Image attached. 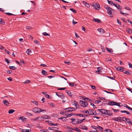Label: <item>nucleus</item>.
<instances>
[{"label":"nucleus","instance_id":"f257e3e1","mask_svg":"<svg viewBox=\"0 0 132 132\" xmlns=\"http://www.w3.org/2000/svg\"><path fill=\"white\" fill-rule=\"evenodd\" d=\"M104 8L106 9L108 14L112 17L113 16L112 12L114 11V10L110 7H108L107 5L104 6Z\"/></svg>","mask_w":132,"mask_h":132},{"label":"nucleus","instance_id":"f03ea898","mask_svg":"<svg viewBox=\"0 0 132 132\" xmlns=\"http://www.w3.org/2000/svg\"><path fill=\"white\" fill-rule=\"evenodd\" d=\"M106 104L107 105H117L120 107L121 106L120 105V103H117L116 102H114L113 101H110L108 102H106Z\"/></svg>","mask_w":132,"mask_h":132},{"label":"nucleus","instance_id":"7ed1b4c3","mask_svg":"<svg viewBox=\"0 0 132 132\" xmlns=\"http://www.w3.org/2000/svg\"><path fill=\"white\" fill-rule=\"evenodd\" d=\"M87 114L89 115L98 116L96 111L94 109H88V110Z\"/></svg>","mask_w":132,"mask_h":132},{"label":"nucleus","instance_id":"20e7f679","mask_svg":"<svg viewBox=\"0 0 132 132\" xmlns=\"http://www.w3.org/2000/svg\"><path fill=\"white\" fill-rule=\"evenodd\" d=\"M32 110L33 112L37 113H40L41 111H44L45 110L44 109H42L39 108H32Z\"/></svg>","mask_w":132,"mask_h":132},{"label":"nucleus","instance_id":"39448f33","mask_svg":"<svg viewBox=\"0 0 132 132\" xmlns=\"http://www.w3.org/2000/svg\"><path fill=\"white\" fill-rule=\"evenodd\" d=\"M80 105L84 107H86L88 105V103L87 102L83 101L80 100Z\"/></svg>","mask_w":132,"mask_h":132},{"label":"nucleus","instance_id":"423d86ee","mask_svg":"<svg viewBox=\"0 0 132 132\" xmlns=\"http://www.w3.org/2000/svg\"><path fill=\"white\" fill-rule=\"evenodd\" d=\"M56 95L59 97L63 99L64 98V95L62 93H56Z\"/></svg>","mask_w":132,"mask_h":132},{"label":"nucleus","instance_id":"0eeeda50","mask_svg":"<svg viewBox=\"0 0 132 132\" xmlns=\"http://www.w3.org/2000/svg\"><path fill=\"white\" fill-rule=\"evenodd\" d=\"M125 121H126L127 123H129L130 125H132V121L130 119L125 118Z\"/></svg>","mask_w":132,"mask_h":132},{"label":"nucleus","instance_id":"6e6552de","mask_svg":"<svg viewBox=\"0 0 132 132\" xmlns=\"http://www.w3.org/2000/svg\"><path fill=\"white\" fill-rule=\"evenodd\" d=\"M76 116L84 117H87L88 116L87 115L83 114H77Z\"/></svg>","mask_w":132,"mask_h":132},{"label":"nucleus","instance_id":"1a4fd4ad","mask_svg":"<svg viewBox=\"0 0 132 132\" xmlns=\"http://www.w3.org/2000/svg\"><path fill=\"white\" fill-rule=\"evenodd\" d=\"M105 114L109 116H112L113 115V114L110 111L106 110Z\"/></svg>","mask_w":132,"mask_h":132},{"label":"nucleus","instance_id":"9d476101","mask_svg":"<svg viewBox=\"0 0 132 132\" xmlns=\"http://www.w3.org/2000/svg\"><path fill=\"white\" fill-rule=\"evenodd\" d=\"M97 110L100 111L103 114H105V112H106V110L104 109H97Z\"/></svg>","mask_w":132,"mask_h":132},{"label":"nucleus","instance_id":"9b49d317","mask_svg":"<svg viewBox=\"0 0 132 132\" xmlns=\"http://www.w3.org/2000/svg\"><path fill=\"white\" fill-rule=\"evenodd\" d=\"M113 5L119 10H121L122 9L121 6L118 4H115L114 3Z\"/></svg>","mask_w":132,"mask_h":132},{"label":"nucleus","instance_id":"f8f14e48","mask_svg":"<svg viewBox=\"0 0 132 132\" xmlns=\"http://www.w3.org/2000/svg\"><path fill=\"white\" fill-rule=\"evenodd\" d=\"M80 128L85 130L88 129L84 125H82L80 126Z\"/></svg>","mask_w":132,"mask_h":132},{"label":"nucleus","instance_id":"ddd939ff","mask_svg":"<svg viewBox=\"0 0 132 132\" xmlns=\"http://www.w3.org/2000/svg\"><path fill=\"white\" fill-rule=\"evenodd\" d=\"M93 6H94L95 9L97 10L100 7V5L98 3H96L95 4H93Z\"/></svg>","mask_w":132,"mask_h":132},{"label":"nucleus","instance_id":"4468645a","mask_svg":"<svg viewBox=\"0 0 132 132\" xmlns=\"http://www.w3.org/2000/svg\"><path fill=\"white\" fill-rule=\"evenodd\" d=\"M71 120L72 121V122L73 124L76 125L77 124V119L74 118H72L71 119Z\"/></svg>","mask_w":132,"mask_h":132},{"label":"nucleus","instance_id":"2eb2a0df","mask_svg":"<svg viewBox=\"0 0 132 132\" xmlns=\"http://www.w3.org/2000/svg\"><path fill=\"white\" fill-rule=\"evenodd\" d=\"M118 121L119 122L120 121H125V120H124V119H125V117H118L117 118Z\"/></svg>","mask_w":132,"mask_h":132},{"label":"nucleus","instance_id":"dca6fc26","mask_svg":"<svg viewBox=\"0 0 132 132\" xmlns=\"http://www.w3.org/2000/svg\"><path fill=\"white\" fill-rule=\"evenodd\" d=\"M97 71H96V72L98 74H101V72H102L101 69H102V67H98V68L97 69Z\"/></svg>","mask_w":132,"mask_h":132},{"label":"nucleus","instance_id":"f3484780","mask_svg":"<svg viewBox=\"0 0 132 132\" xmlns=\"http://www.w3.org/2000/svg\"><path fill=\"white\" fill-rule=\"evenodd\" d=\"M124 68L123 67H118L117 68V69L119 71L121 72H122L123 71Z\"/></svg>","mask_w":132,"mask_h":132},{"label":"nucleus","instance_id":"a211bd4d","mask_svg":"<svg viewBox=\"0 0 132 132\" xmlns=\"http://www.w3.org/2000/svg\"><path fill=\"white\" fill-rule=\"evenodd\" d=\"M48 129L49 130H55V131L57 129V128L55 127H50L48 128Z\"/></svg>","mask_w":132,"mask_h":132},{"label":"nucleus","instance_id":"6ab92c4d","mask_svg":"<svg viewBox=\"0 0 132 132\" xmlns=\"http://www.w3.org/2000/svg\"><path fill=\"white\" fill-rule=\"evenodd\" d=\"M42 73L44 75L46 76L48 75V73L44 70H42Z\"/></svg>","mask_w":132,"mask_h":132},{"label":"nucleus","instance_id":"aec40b11","mask_svg":"<svg viewBox=\"0 0 132 132\" xmlns=\"http://www.w3.org/2000/svg\"><path fill=\"white\" fill-rule=\"evenodd\" d=\"M42 118L44 119H50L51 117L45 115L44 116H42Z\"/></svg>","mask_w":132,"mask_h":132},{"label":"nucleus","instance_id":"412c9836","mask_svg":"<svg viewBox=\"0 0 132 132\" xmlns=\"http://www.w3.org/2000/svg\"><path fill=\"white\" fill-rule=\"evenodd\" d=\"M93 20L94 22H96L99 23H101V21L100 20L98 19H93Z\"/></svg>","mask_w":132,"mask_h":132},{"label":"nucleus","instance_id":"4be33fe9","mask_svg":"<svg viewBox=\"0 0 132 132\" xmlns=\"http://www.w3.org/2000/svg\"><path fill=\"white\" fill-rule=\"evenodd\" d=\"M98 31L101 33H103L104 32V30L102 28H99L97 29Z\"/></svg>","mask_w":132,"mask_h":132},{"label":"nucleus","instance_id":"5701e85b","mask_svg":"<svg viewBox=\"0 0 132 132\" xmlns=\"http://www.w3.org/2000/svg\"><path fill=\"white\" fill-rule=\"evenodd\" d=\"M3 102L6 105H8L9 104V103L8 102V101L6 100H3Z\"/></svg>","mask_w":132,"mask_h":132},{"label":"nucleus","instance_id":"b1692460","mask_svg":"<svg viewBox=\"0 0 132 132\" xmlns=\"http://www.w3.org/2000/svg\"><path fill=\"white\" fill-rule=\"evenodd\" d=\"M85 119H83V120H81L79 119H77V124L79 123H81Z\"/></svg>","mask_w":132,"mask_h":132},{"label":"nucleus","instance_id":"393cba45","mask_svg":"<svg viewBox=\"0 0 132 132\" xmlns=\"http://www.w3.org/2000/svg\"><path fill=\"white\" fill-rule=\"evenodd\" d=\"M97 128L101 131H103V129L102 127L98 126Z\"/></svg>","mask_w":132,"mask_h":132},{"label":"nucleus","instance_id":"a878e982","mask_svg":"<svg viewBox=\"0 0 132 132\" xmlns=\"http://www.w3.org/2000/svg\"><path fill=\"white\" fill-rule=\"evenodd\" d=\"M70 108H66L65 109H64V110H65L64 111L66 112H68L69 111H70Z\"/></svg>","mask_w":132,"mask_h":132},{"label":"nucleus","instance_id":"bb28decb","mask_svg":"<svg viewBox=\"0 0 132 132\" xmlns=\"http://www.w3.org/2000/svg\"><path fill=\"white\" fill-rule=\"evenodd\" d=\"M20 118L23 121H26L27 119L26 118H24L23 117H21Z\"/></svg>","mask_w":132,"mask_h":132},{"label":"nucleus","instance_id":"cd10ccee","mask_svg":"<svg viewBox=\"0 0 132 132\" xmlns=\"http://www.w3.org/2000/svg\"><path fill=\"white\" fill-rule=\"evenodd\" d=\"M69 85L71 87H74L76 86V84H75V83L74 82L72 83H68Z\"/></svg>","mask_w":132,"mask_h":132},{"label":"nucleus","instance_id":"c85d7f7f","mask_svg":"<svg viewBox=\"0 0 132 132\" xmlns=\"http://www.w3.org/2000/svg\"><path fill=\"white\" fill-rule=\"evenodd\" d=\"M124 106L126 107V108L130 110H132V108L130 107L129 106H128L126 104H125L124 105Z\"/></svg>","mask_w":132,"mask_h":132},{"label":"nucleus","instance_id":"c756f323","mask_svg":"<svg viewBox=\"0 0 132 132\" xmlns=\"http://www.w3.org/2000/svg\"><path fill=\"white\" fill-rule=\"evenodd\" d=\"M73 103L72 104L74 105L76 107V108H77V105L78 104V103L75 101H73L72 102Z\"/></svg>","mask_w":132,"mask_h":132},{"label":"nucleus","instance_id":"7c9ffc66","mask_svg":"<svg viewBox=\"0 0 132 132\" xmlns=\"http://www.w3.org/2000/svg\"><path fill=\"white\" fill-rule=\"evenodd\" d=\"M72 129L78 132H80L81 131L77 127H76L74 129L73 128H72Z\"/></svg>","mask_w":132,"mask_h":132},{"label":"nucleus","instance_id":"2f4dec72","mask_svg":"<svg viewBox=\"0 0 132 132\" xmlns=\"http://www.w3.org/2000/svg\"><path fill=\"white\" fill-rule=\"evenodd\" d=\"M106 49L107 50V51L110 53H111L113 52V51L112 49H110L108 48H107Z\"/></svg>","mask_w":132,"mask_h":132},{"label":"nucleus","instance_id":"473e14b6","mask_svg":"<svg viewBox=\"0 0 132 132\" xmlns=\"http://www.w3.org/2000/svg\"><path fill=\"white\" fill-rule=\"evenodd\" d=\"M107 1L108 3L111 5H113V4H114V3H113V2H112V1H109V0H107Z\"/></svg>","mask_w":132,"mask_h":132},{"label":"nucleus","instance_id":"72a5a7b5","mask_svg":"<svg viewBox=\"0 0 132 132\" xmlns=\"http://www.w3.org/2000/svg\"><path fill=\"white\" fill-rule=\"evenodd\" d=\"M14 111L15 110H10L8 112L9 114H11L14 112Z\"/></svg>","mask_w":132,"mask_h":132},{"label":"nucleus","instance_id":"f704fd0d","mask_svg":"<svg viewBox=\"0 0 132 132\" xmlns=\"http://www.w3.org/2000/svg\"><path fill=\"white\" fill-rule=\"evenodd\" d=\"M66 117H61L59 118H58L59 119H61L62 120H63V121H64L65 120H66Z\"/></svg>","mask_w":132,"mask_h":132},{"label":"nucleus","instance_id":"c9c22d12","mask_svg":"<svg viewBox=\"0 0 132 132\" xmlns=\"http://www.w3.org/2000/svg\"><path fill=\"white\" fill-rule=\"evenodd\" d=\"M123 73L128 75H130V73L128 71L126 70L124 71Z\"/></svg>","mask_w":132,"mask_h":132},{"label":"nucleus","instance_id":"e433bc0d","mask_svg":"<svg viewBox=\"0 0 132 132\" xmlns=\"http://www.w3.org/2000/svg\"><path fill=\"white\" fill-rule=\"evenodd\" d=\"M70 111H73L77 109V108H70Z\"/></svg>","mask_w":132,"mask_h":132},{"label":"nucleus","instance_id":"4c0bfd02","mask_svg":"<svg viewBox=\"0 0 132 132\" xmlns=\"http://www.w3.org/2000/svg\"><path fill=\"white\" fill-rule=\"evenodd\" d=\"M127 31L129 34H131L132 33V30L130 29H129L127 30Z\"/></svg>","mask_w":132,"mask_h":132},{"label":"nucleus","instance_id":"58836bf2","mask_svg":"<svg viewBox=\"0 0 132 132\" xmlns=\"http://www.w3.org/2000/svg\"><path fill=\"white\" fill-rule=\"evenodd\" d=\"M66 93L67 94L70 96H71V92L69 90H66Z\"/></svg>","mask_w":132,"mask_h":132},{"label":"nucleus","instance_id":"ea45409f","mask_svg":"<svg viewBox=\"0 0 132 132\" xmlns=\"http://www.w3.org/2000/svg\"><path fill=\"white\" fill-rule=\"evenodd\" d=\"M9 68L11 69L14 70L16 68H15L14 66H9Z\"/></svg>","mask_w":132,"mask_h":132},{"label":"nucleus","instance_id":"a19ab883","mask_svg":"<svg viewBox=\"0 0 132 132\" xmlns=\"http://www.w3.org/2000/svg\"><path fill=\"white\" fill-rule=\"evenodd\" d=\"M111 109L113 110V111L114 112H117L119 111H120L119 110H115L113 108H111Z\"/></svg>","mask_w":132,"mask_h":132},{"label":"nucleus","instance_id":"79ce46f5","mask_svg":"<svg viewBox=\"0 0 132 132\" xmlns=\"http://www.w3.org/2000/svg\"><path fill=\"white\" fill-rule=\"evenodd\" d=\"M42 34L44 36H49V34L46 32L43 33Z\"/></svg>","mask_w":132,"mask_h":132},{"label":"nucleus","instance_id":"37998d69","mask_svg":"<svg viewBox=\"0 0 132 132\" xmlns=\"http://www.w3.org/2000/svg\"><path fill=\"white\" fill-rule=\"evenodd\" d=\"M104 131L106 132H113L110 129H105Z\"/></svg>","mask_w":132,"mask_h":132},{"label":"nucleus","instance_id":"c03bdc74","mask_svg":"<svg viewBox=\"0 0 132 132\" xmlns=\"http://www.w3.org/2000/svg\"><path fill=\"white\" fill-rule=\"evenodd\" d=\"M70 10L74 13H76L77 12L76 10L72 8H70Z\"/></svg>","mask_w":132,"mask_h":132},{"label":"nucleus","instance_id":"a18cd8bd","mask_svg":"<svg viewBox=\"0 0 132 132\" xmlns=\"http://www.w3.org/2000/svg\"><path fill=\"white\" fill-rule=\"evenodd\" d=\"M26 114L27 116H32V114L30 113L29 112H28L26 113Z\"/></svg>","mask_w":132,"mask_h":132},{"label":"nucleus","instance_id":"49530a36","mask_svg":"<svg viewBox=\"0 0 132 132\" xmlns=\"http://www.w3.org/2000/svg\"><path fill=\"white\" fill-rule=\"evenodd\" d=\"M31 51L29 49H27V51L26 52V53L28 54H29V53L31 52Z\"/></svg>","mask_w":132,"mask_h":132},{"label":"nucleus","instance_id":"de8ad7c7","mask_svg":"<svg viewBox=\"0 0 132 132\" xmlns=\"http://www.w3.org/2000/svg\"><path fill=\"white\" fill-rule=\"evenodd\" d=\"M90 104L91 105L93 106V108L94 109H96L97 108L95 106L94 104L93 103H90Z\"/></svg>","mask_w":132,"mask_h":132},{"label":"nucleus","instance_id":"09e8293b","mask_svg":"<svg viewBox=\"0 0 132 132\" xmlns=\"http://www.w3.org/2000/svg\"><path fill=\"white\" fill-rule=\"evenodd\" d=\"M26 28L27 29L31 30L32 29V27L30 26H27L26 27Z\"/></svg>","mask_w":132,"mask_h":132},{"label":"nucleus","instance_id":"8fccbe9b","mask_svg":"<svg viewBox=\"0 0 132 132\" xmlns=\"http://www.w3.org/2000/svg\"><path fill=\"white\" fill-rule=\"evenodd\" d=\"M30 81L27 80H26L24 82H23V83L24 84H27L29 83Z\"/></svg>","mask_w":132,"mask_h":132},{"label":"nucleus","instance_id":"3c124183","mask_svg":"<svg viewBox=\"0 0 132 132\" xmlns=\"http://www.w3.org/2000/svg\"><path fill=\"white\" fill-rule=\"evenodd\" d=\"M66 89V88H61L58 89H57L59 90H64Z\"/></svg>","mask_w":132,"mask_h":132},{"label":"nucleus","instance_id":"603ef678","mask_svg":"<svg viewBox=\"0 0 132 132\" xmlns=\"http://www.w3.org/2000/svg\"><path fill=\"white\" fill-rule=\"evenodd\" d=\"M40 66H42L43 67H47V66L46 65L43 64H41L40 65Z\"/></svg>","mask_w":132,"mask_h":132},{"label":"nucleus","instance_id":"864d4df0","mask_svg":"<svg viewBox=\"0 0 132 132\" xmlns=\"http://www.w3.org/2000/svg\"><path fill=\"white\" fill-rule=\"evenodd\" d=\"M20 62L23 64H26V62H24L23 60H21L20 61Z\"/></svg>","mask_w":132,"mask_h":132},{"label":"nucleus","instance_id":"5fc2aeb1","mask_svg":"<svg viewBox=\"0 0 132 132\" xmlns=\"http://www.w3.org/2000/svg\"><path fill=\"white\" fill-rule=\"evenodd\" d=\"M101 102L100 100H96L95 101V103H96L97 104L99 103L100 102Z\"/></svg>","mask_w":132,"mask_h":132},{"label":"nucleus","instance_id":"6e6d98bb","mask_svg":"<svg viewBox=\"0 0 132 132\" xmlns=\"http://www.w3.org/2000/svg\"><path fill=\"white\" fill-rule=\"evenodd\" d=\"M5 14H7L8 15H14L12 13H5Z\"/></svg>","mask_w":132,"mask_h":132},{"label":"nucleus","instance_id":"4d7b16f0","mask_svg":"<svg viewBox=\"0 0 132 132\" xmlns=\"http://www.w3.org/2000/svg\"><path fill=\"white\" fill-rule=\"evenodd\" d=\"M87 112H88V110H87V111L84 110L82 112L83 113H86L87 114Z\"/></svg>","mask_w":132,"mask_h":132},{"label":"nucleus","instance_id":"13d9d810","mask_svg":"<svg viewBox=\"0 0 132 132\" xmlns=\"http://www.w3.org/2000/svg\"><path fill=\"white\" fill-rule=\"evenodd\" d=\"M5 61L6 62H7L8 64H9V63H10V62L8 61V59L7 58H6L5 59Z\"/></svg>","mask_w":132,"mask_h":132},{"label":"nucleus","instance_id":"bf43d9fd","mask_svg":"<svg viewBox=\"0 0 132 132\" xmlns=\"http://www.w3.org/2000/svg\"><path fill=\"white\" fill-rule=\"evenodd\" d=\"M72 116V113L70 114H68L67 116L66 117L67 118L68 117H70Z\"/></svg>","mask_w":132,"mask_h":132},{"label":"nucleus","instance_id":"052dcab7","mask_svg":"<svg viewBox=\"0 0 132 132\" xmlns=\"http://www.w3.org/2000/svg\"><path fill=\"white\" fill-rule=\"evenodd\" d=\"M91 86V88L93 89H95V88H96V87H95V86H93V85H90Z\"/></svg>","mask_w":132,"mask_h":132},{"label":"nucleus","instance_id":"680f3d73","mask_svg":"<svg viewBox=\"0 0 132 132\" xmlns=\"http://www.w3.org/2000/svg\"><path fill=\"white\" fill-rule=\"evenodd\" d=\"M64 62L65 63L67 64H70L71 63L70 62H66L65 61Z\"/></svg>","mask_w":132,"mask_h":132},{"label":"nucleus","instance_id":"e2e57ef3","mask_svg":"<svg viewBox=\"0 0 132 132\" xmlns=\"http://www.w3.org/2000/svg\"><path fill=\"white\" fill-rule=\"evenodd\" d=\"M41 131L42 132H49L48 131V130H47L42 129L41 130Z\"/></svg>","mask_w":132,"mask_h":132},{"label":"nucleus","instance_id":"0e129e2a","mask_svg":"<svg viewBox=\"0 0 132 132\" xmlns=\"http://www.w3.org/2000/svg\"><path fill=\"white\" fill-rule=\"evenodd\" d=\"M12 72V71L10 70H7V73L9 74H10Z\"/></svg>","mask_w":132,"mask_h":132},{"label":"nucleus","instance_id":"69168bd1","mask_svg":"<svg viewBox=\"0 0 132 132\" xmlns=\"http://www.w3.org/2000/svg\"><path fill=\"white\" fill-rule=\"evenodd\" d=\"M5 52L6 53L8 54H9L10 53L9 51H8L6 50H5Z\"/></svg>","mask_w":132,"mask_h":132},{"label":"nucleus","instance_id":"338daca9","mask_svg":"<svg viewBox=\"0 0 132 132\" xmlns=\"http://www.w3.org/2000/svg\"><path fill=\"white\" fill-rule=\"evenodd\" d=\"M72 22L73 24H74V25L75 24H77V22H75L74 19H73L72 20Z\"/></svg>","mask_w":132,"mask_h":132},{"label":"nucleus","instance_id":"774afa93","mask_svg":"<svg viewBox=\"0 0 132 132\" xmlns=\"http://www.w3.org/2000/svg\"><path fill=\"white\" fill-rule=\"evenodd\" d=\"M128 65H129V67L132 68V64H131V63H129L128 64Z\"/></svg>","mask_w":132,"mask_h":132}]
</instances>
